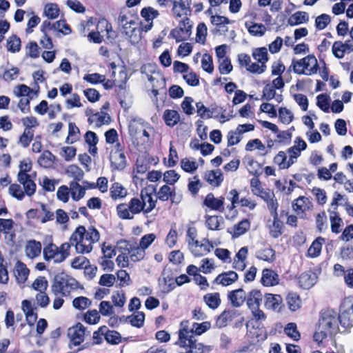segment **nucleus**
Returning a JSON list of instances; mask_svg holds the SVG:
<instances>
[{
	"mask_svg": "<svg viewBox=\"0 0 353 353\" xmlns=\"http://www.w3.org/2000/svg\"><path fill=\"white\" fill-rule=\"evenodd\" d=\"M91 301L85 296H79L75 298L72 301V305L78 310H84L91 305Z\"/></svg>",
	"mask_w": 353,
	"mask_h": 353,
	"instance_id": "nucleus-50",
	"label": "nucleus"
},
{
	"mask_svg": "<svg viewBox=\"0 0 353 353\" xmlns=\"http://www.w3.org/2000/svg\"><path fill=\"white\" fill-rule=\"evenodd\" d=\"M238 274L234 271H228L219 274L214 279V283L228 286L238 280Z\"/></svg>",
	"mask_w": 353,
	"mask_h": 353,
	"instance_id": "nucleus-18",
	"label": "nucleus"
},
{
	"mask_svg": "<svg viewBox=\"0 0 353 353\" xmlns=\"http://www.w3.org/2000/svg\"><path fill=\"white\" fill-rule=\"evenodd\" d=\"M292 66L296 74L311 75L317 72L318 63L314 55H308L300 60H292Z\"/></svg>",
	"mask_w": 353,
	"mask_h": 353,
	"instance_id": "nucleus-7",
	"label": "nucleus"
},
{
	"mask_svg": "<svg viewBox=\"0 0 353 353\" xmlns=\"http://www.w3.org/2000/svg\"><path fill=\"white\" fill-rule=\"evenodd\" d=\"M203 203L212 210L219 212H223L224 210V198H215L212 193L207 194Z\"/></svg>",
	"mask_w": 353,
	"mask_h": 353,
	"instance_id": "nucleus-19",
	"label": "nucleus"
},
{
	"mask_svg": "<svg viewBox=\"0 0 353 353\" xmlns=\"http://www.w3.org/2000/svg\"><path fill=\"white\" fill-rule=\"evenodd\" d=\"M250 227V223L248 219H243L239 222L237 224L234 225L230 231V234H232L233 237H239L241 235L245 234Z\"/></svg>",
	"mask_w": 353,
	"mask_h": 353,
	"instance_id": "nucleus-30",
	"label": "nucleus"
},
{
	"mask_svg": "<svg viewBox=\"0 0 353 353\" xmlns=\"http://www.w3.org/2000/svg\"><path fill=\"white\" fill-rule=\"evenodd\" d=\"M188 0H179L173 1L172 12L177 17H180L183 14H186Z\"/></svg>",
	"mask_w": 353,
	"mask_h": 353,
	"instance_id": "nucleus-44",
	"label": "nucleus"
},
{
	"mask_svg": "<svg viewBox=\"0 0 353 353\" xmlns=\"http://www.w3.org/2000/svg\"><path fill=\"white\" fill-rule=\"evenodd\" d=\"M100 234L97 229L89 227L88 230L79 225L72 234L69 242L62 243L59 248L50 243L43 248V256L46 261L53 260L59 263L65 260L70 255L71 246H74L76 252L79 254H88L92 252V244L99 241Z\"/></svg>",
	"mask_w": 353,
	"mask_h": 353,
	"instance_id": "nucleus-1",
	"label": "nucleus"
},
{
	"mask_svg": "<svg viewBox=\"0 0 353 353\" xmlns=\"http://www.w3.org/2000/svg\"><path fill=\"white\" fill-rule=\"evenodd\" d=\"M79 130L74 123H69L68 125V136L66 139L67 143H74L78 139Z\"/></svg>",
	"mask_w": 353,
	"mask_h": 353,
	"instance_id": "nucleus-51",
	"label": "nucleus"
},
{
	"mask_svg": "<svg viewBox=\"0 0 353 353\" xmlns=\"http://www.w3.org/2000/svg\"><path fill=\"white\" fill-rule=\"evenodd\" d=\"M331 19L328 14H322L318 16L315 20V26L319 30H323L330 23Z\"/></svg>",
	"mask_w": 353,
	"mask_h": 353,
	"instance_id": "nucleus-58",
	"label": "nucleus"
},
{
	"mask_svg": "<svg viewBox=\"0 0 353 353\" xmlns=\"http://www.w3.org/2000/svg\"><path fill=\"white\" fill-rule=\"evenodd\" d=\"M67 172L71 174V176L74 178V181H81L84 176L83 171L75 165H71L68 167Z\"/></svg>",
	"mask_w": 353,
	"mask_h": 353,
	"instance_id": "nucleus-62",
	"label": "nucleus"
},
{
	"mask_svg": "<svg viewBox=\"0 0 353 353\" xmlns=\"http://www.w3.org/2000/svg\"><path fill=\"white\" fill-rule=\"evenodd\" d=\"M122 32L130 42H135L139 39L137 25L122 26Z\"/></svg>",
	"mask_w": 353,
	"mask_h": 353,
	"instance_id": "nucleus-33",
	"label": "nucleus"
},
{
	"mask_svg": "<svg viewBox=\"0 0 353 353\" xmlns=\"http://www.w3.org/2000/svg\"><path fill=\"white\" fill-rule=\"evenodd\" d=\"M111 121L110 115L105 112H101L93 114L88 118L90 123H94L98 128L102 125L108 124Z\"/></svg>",
	"mask_w": 353,
	"mask_h": 353,
	"instance_id": "nucleus-26",
	"label": "nucleus"
},
{
	"mask_svg": "<svg viewBox=\"0 0 353 353\" xmlns=\"http://www.w3.org/2000/svg\"><path fill=\"white\" fill-rule=\"evenodd\" d=\"M26 255L29 259H34L39 256L41 252V243L35 240H30L25 247Z\"/></svg>",
	"mask_w": 353,
	"mask_h": 353,
	"instance_id": "nucleus-23",
	"label": "nucleus"
},
{
	"mask_svg": "<svg viewBox=\"0 0 353 353\" xmlns=\"http://www.w3.org/2000/svg\"><path fill=\"white\" fill-rule=\"evenodd\" d=\"M141 15L147 21H152L159 15V12L151 7H148L142 9Z\"/></svg>",
	"mask_w": 353,
	"mask_h": 353,
	"instance_id": "nucleus-63",
	"label": "nucleus"
},
{
	"mask_svg": "<svg viewBox=\"0 0 353 353\" xmlns=\"http://www.w3.org/2000/svg\"><path fill=\"white\" fill-rule=\"evenodd\" d=\"M240 314L234 309L225 310L218 316L216 324L219 327H225L228 323L239 316Z\"/></svg>",
	"mask_w": 353,
	"mask_h": 353,
	"instance_id": "nucleus-15",
	"label": "nucleus"
},
{
	"mask_svg": "<svg viewBox=\"0 0 353 353\" xmlns=\"http://www.w3.org/2000/svg\"><path fill=\"white\" fill-rule=\"evenodd\" d=\"M29 270L27 268L25 264L18 261L16 263L14 268V274L16 279L19 283H23L27 280L29 275Z\"/></svg>",
	"mask_w": 353,
	"mask_h": 353,
	"instance_id": "nucleus-28",
	"label": "nucleus"
},
{
	"mask_svg": "<svg viewBox=\"0 0 353 353\" xmlns=\"http://www.w3.org/2000/svg\"><path fill=\"white\" fill-rule=\"evenodd\" d=\"M238 60L241 67H245L248 71L252 73L262 74L266 69V65H259V63H252L250 57L247 54H239Z\"/></svg>",
	"mask_w": 353,
	"mask_h": 353,
	"instance_id": "nucleus-12",
	"label": "nucleus"
},
{
	"mask_svg": "<svg viewBox=\"0 0 353 353\" xmlns=\"http://www.w3.org/2000/svg\"><path fill=\"white\" fill-rule=\"evenodd\" d=\"M104 336L106 341L111 344H118L121 341L120 334L115 330H109L106 326L101 327L98 331L93 334V339L95 340V343H99V336Z\"/></svg>",
	"mask_w": 353,
	"mask_h": 353,
	"instance_id": "nucleus-9",
	"label": "nucleus"
},
{
	"mask_svg": "<svg viewBox=\"0 0 353 353\" xmlns=\"http://www.w3.org/2000/svg\"><path fill=\"white\" fill-rule=\"evenodd\" d=\"M317 281V276L314 272L307 271L299 277V283L303 289L311 288Z\"/></svg>",
	"mask_w": 353,
	"mask_h": 353,
	"instance_id": "nucleus-21",
	"label": "nucleus"
},
{
	"mask_svg": "<svg viewBox=\"0 0 353 353\" xmlns=\"http://www.w3.org/2000/svg\"><path fill=\"white\" fill-rule=\"evenodd\" d=\"M339 319L338 314L332 310H327L322 312L319 321V325L323 332H327L332 336L338 332H343L341 325H339Z\"/></svg>",
	"mask_w": 353,
	"mask_h": 353,
	"instance_id": "nucleus-3",
	"label": "nucleus"
},
{
	"mask_svg": "<svg viewBox=\"0 0 353 353\" xmlns=\"http://www.w3.org/2000/svg\"><path fill=\"white\" fill-rule=\"evenodd\" d=\"M285 333L293 339L294 341H299L300 339V334L297 330L296 325L294 323H290L287 324L285 327Z\"/></svg>",
	"mask_w": 353,
	"mask_h": 353,
	"instance_id": "nucleus-55",
	"label": "nucleus"
},
{
	"mask_svg": "<svg viewBox=\"0 0 353 353\" xmlns=\"http://www.w3.org/2000/svg\"><path fill=\"white\" fill-rule=\"evenodd\" d=\"M308 21L309 14L306 12L297 11L289 17L288 23L291 26H294L302 23H306Z\"/></svg>",
	"mask_w": 353,
	"mask_h": 353,
	"instance_id": "nucleus-25",
	"label": "nucleus"
},
{
	"mask_svg": "<svg viewBox=\"0 0 353 353\" xmlns=\"http://www.w3.org/2000/svg\"><path fill=\"white\" fill-rule=\"evenodd\" d=\"M128 254H129L130 259L132 261L137 262V261H139L142 260L144 258V256L145 255V252L143 249L141 248L139 246L132 245L131 250H130V251H128Z\"/></svg>",
	"mask_w": 353,
	"mask_h": 353,
	"instance_id": "nucleus-40",
	"label": "nucleus"
},
{
	"mask_svg": "<svg viewBox=\"0 0 353 353\" xmlns=\"http://www.w3.org/2000/svg\"><path fill=\"white\" fill-rule=\"evenodd\" d=\"M117 212L119 217L122 219L131 220L135 214L141 212L144 214V208L141 198L133 197L128 203H120L117 206Z\"/></svg>",
	"mask_w": 353,
	"mask_h": 353,
	"instance_id": "nucleus-4",
	"label": "nucleus"
},
{
	"mask_svg": "<svg viewBox=\"0 0 353 353\" xmlns=\"http://www.w3.org/2000/svg\"><path fill=\"white\" fill-rule=\"evenodd\" d=\"M163 119L166 125L172 127L179 121L180 115L176 110H166L163 113Z\"/></svg>",
	"mask_w": 353,
	"mask_h": 353,
	"instance_id": "nucleus-37",
	"label": "nucleus"
},
{
	"mask_svg": "<svg viewBox=\"0 0 353 353\" xmlns=\"http://www.w3.org/2000/svg\"><path fill=\"white\" fill-rule=\"evenodd\" d=\"M188 353H209L212 350L211 346H205L196 341L189 347Z\"/></svg>",
	"mask_w": 353,
	"mask_h": 353,
	"instance_id": "nucleus-54",
	"label": "nucleus"
},
{
	"mask_svg": "<svg viewBox=\"0 0 353 353\" xmlns=\"http://www.w3.org/2000/svg\"><path fill=\"white\" fill-rule=\"evenodd\" d=\"M247 294L242 288L230 291L228 293V299L234 307H239L245 301Z\"/></svg>",
	"mask_w": 353,
	"mask_h": 353,
	"instance_id": "nucleus-14",
	"label": "nucleus"
},
{
	"mask_svg": "<svg viewBox=\"0 0 353 353\" xmlns=\"http://www.w3.org/2000/svg\"><path fill=\"white\" fill-rule=\"evenodd\" d=\"M137 18L134 17L130 14H127L123 11H121L119 17L118 22L120 26H127L130 25H137V22L136 21Z\"/></svg>",
	"mask_w": 353,
	"mask_h": 353,
	"instance_id": "nucleus-46",
	"label": "nucleus"
},
{
	"mask_svg": "<svg viewBox=\"0 0 353 353\" xmlns=\"http://www.w3.org/2000/svg\"><path fill=\"white\" fill-rule=\"evenodd\" d=\"M325 239L321 236L316 238L307 250L308 256L312 258L318 256L321 254L322 245Z\"/></svg>",
	"mask_w": 353,
	"mask_h": 353,
	"instance_id": "nucleus-38",
	"label": "nucleus"
},
{
	"mask_svg": "<svg viewBox=\"0 0 353 353\" xmlns=\"http://www.w3.org/2000/svg\"><path fill=\"white\" fill-rule=\"evenodd\" d=\"M282 222L279 219L278 216L273 217V222L269 226L270 234L273 238H278L282 233Z\"/></svg>",
	"mask_w": 353,
	"mask_h": 353,
	"instance_id": "nucleus-41",
	"label": "nucleus"
},
{
	"mask_svg": "<svg viewBox=\"0 0 353 353\" xmlns=\"http://www.w3.org/2000/svg\"><path fill=\"white\" fill-rule=\"evenodd\" d=\"M331 230L332 232L338 234L341 232L340 228L343 224L342 219L338 216L336 212H332L330 214Z\"/></svg>",
	"mask_w": 353,
	"mask_h": 353,
	"instance_id": "nucleus-48",
	"label": "nucleus"
},
{
	"mask_svg": "<svg viewBox=\"0 0 353 353\" xmlns=\"http://www.w3.org/2000/svg\"><path fill=\"white\" fill-rule=\"evenodd\" d=\"M197 114L204 119H210L212 117V112L206 108L202 102L196 103Z\"/></svg>",
	"mask_w": 353,
	"mask_h": 353,
	"instance_id": "nucleus-60",
	"label": "nucleus"
},
{
	"mask_svg": "<svg viewBox=\"0 0 353 353\" xmlns=\"http://www.w3.org/2000/svg\"><path fill=\"white\" fill-rule=\"evenodd\" d=\"M100 320V315L97 310H88L84 315V321L89 324H96Z\"/></svg>",
	"mask_w": 353,
	"mask_h": 353,
	"instance_id": "nucleus-61",
	"label": "nucleus"
},
{
	"mask_svg": "<svg viewBox=\"0 0 353 353\" xmlns=\"http://www.w3.org/2000/svg\"><path fill=\"white\" fill-rule=\"evenodd\" d=\"M174 193L173 190L167 185H163L157 192V198L163 201H168V199L171 197L172 201L174 202Z\"/></svg>",
	"mask_w": 353,
	"mask_h": 353,
	"instance_id": "nucleus-42",
	"label": "nucleus"
},
{
	"mask_svg": "<svg viewBox=\"0 0 353 353\" xmlns=\"http://www.w3.org/2000/svg\"><path fill=\"white\" fill-rule=\"evenodd\" d=\"M70 192L73 200L79 201L83 198L85 194V189L80 185L77 181H72L70 183Z\"/></svg>",
	"mask_w": 353,
	"mask_h": 353,
	"instance_id": "nucleus-32",
	"label": "nucleus"
},
{
	"mask_svg": "<svg viewBox=\"0 0 353 353\" xmlns=\"http://www.w3.org/2000/svg\"><path fill=\"white\" fill-rule=\"evenodd\" d=\"M223 223V219L221 216H205V225L209 230H219Z\"/></svg>",
	"mask_w": 353,
	"mask_h": 353,
	"instance_id": "nucleus-27",
	"label": "nucleus"
},
{
	"mask_svg": "<svg viewBox=\"0 0 353 353\" xmlns=\"http://www.w3.org/2000/svg\"><path fill=\"white\" fill-rule=\"evenodd\" d=\"M140 198L144 208V214L150 213L156 207L157 200L154 199L151 193L147 189H143L140 192Z\"/></svg>",
	"mask_w": 353,
	"mask_h": 353,
	"instance_id": "nucleus-16",
	"label": "nucleus"
},
{
	"mask_svg": "<svg viewBox=\"0 0 353 353\" xmlns=\"http://www.w3.org/2000/svg\"><path fill=\"white\" fill-rule=\"evenodd\" d=\"M263 297L261 291L256 289L250 291L246 296V305L256 320H265L266 317L264 312L259 309Z\"/></svg>",
	"mask_w": 353,
	"mask_h": 353,
	"instance_id": "nucleus-6",
	"label": "nucleus"
},
{
	"mask_svg": "<svg viewBox=\"0 0 353 353\" xmlns=\"http://www.w3.org/2000/svg\"><path fill=\"white\" fill-rule=\"evenodd\" d=\"M180 175L174 170L166 171L163 174V181L170 185H174L179 179Z\"/></svg>",
	"mask_w": 353,
	"mask_h": 353,
	"instance_id": "nucleus-64",
	"label": "nucleus"
},
{
	"mask_svg": "<svg viewBox=\"0 0 353 353\" xmlns=\"http://www.w3.org/2000/svg\"><path fill=\"white\" fill-rule=\"evenodd\" d=\"M144 123L141 120L136 119L130 123L129 133L133 139L138 140L139 138H141V131L144 127Z\"/></svg>",
	"mask_w": 353,
	"mask_h": 353,
	"instance_id": "nucleus-31",
	"label": "nucleus"
},
{
	"mask_svg": "<svg viewBox=\"0 0 353 353\" xmlns=\"http://www.w3.org/2000/svg\"><path fill=\"white\" fill-rule=\"evenodd\" d=\"M279 274L271 269H264L262 272L261 283L264 286H274L279 283Z\"/></svg>",
	"mask_w": 353,
	"mask_h": 353,
	"instance_id": "nucleus-20",
	"label": "nucleus"
},
{
	"mask_svg": "<svg viewBox=\"0 0 353 353\" xmlns=\"http://www.w3.org/2000/svg\"><path fill=\"white\" fill-rule=\"evenodd\" d=\"M256 256L259 260L272 262L275 259V251L271 248H265L258 250Z\"/></svg>",
	"mask_w": 353,
	"mask_h": 353,
	"instance_id": "nucleus-35",
	"label": "nucleus"
},
{
	"mask_svg": "<svg viewBox=\"0 0 353 353\" xmlns=\"http://www.w3.org/2000/svg\"><path fill=\"white\" fill-rule=\"evenodd\" d=\"M253 58L257 61L259 65H265V63L268 61V51L265 48H256L252 52Z\"/></svg>",
	"mask_w": 353,
	"mask_h": 353,
	"instance_id": "nucleus-39",
	"label": "nucleus"
},
{
	"mask_svg": "<svg viewBox=\"0 0 353 353\" xmlns=\"http://www.w3.org/2000/svg\"><path fill=\"white\" fill-rule=\"evenodd\" d=\"M196 341L194 340V333L189 329V322L188 321H182L180 324L179 332V339L176 343L183 347H189Z\"/></svg>",
	"mask_w": 353,
	"mask_h": 353,
	"instance_id": "nucleus-8",
	"label": "nucleus"
},
{
	"mask_svg": "<svg viewBox=\"0 0 353 353\" xmlns=\"http://www.w3.org/2000/svg\"><path fill=\"white\" fill-rule=\"evenodd\" d=\"M141 71L143 75H145V77L148 79L149 81L153 83L155 77H153V74L156 73L157 66L154 64H145L141 68Z\"/></svg>",
	"mask_w": 353,
	"mask_h": 353,
	"instance_id": "nucleus-43",
	"label": "nucleus"
},
{
	"mask_svg": "<svg viewBox=\"0 0 353 353\" xmlns=\"http://www.w3.org/2000/svg\"><path fill=\"white\" fill-rule=\"evenodd\" d=\"M204 302L211 309L217 308L221 304V299L219 293H208L203 296Z\"/></svg>",
	"mask_w": 353,
	"mask_h": 353,
	"instance_id": "nucleus-34",
	"label": "nucleus"
},
{
	"mask_svg": "<svg viewBox=\"0 0 353 353\" xmlns=\"http://www.w3.org/2000/svg\"><path fill=\"white\" fill-rule=\"evenodd\" d=\"M280 121L285 124H289L293 120L294 116L292 112L286 108H280L279 110Z\"/></svg>",
	"mask_w": 353,
	"mask_h": 353,
	"instance_id": "nucleus-52",
	"label": "nucleus"
},
{
	"mask_svg": "<svg viewBox=\"0 0 353 353\" xmlns=\"http://www.w3.org/2000/svg\"><path fill=\"white\" fill-rule=\"evenodd\" d=\"M307 199L304 196H299L298 199L294 200L292 203V207L294 211L298 214L303 212L308 207L307 206L306 201Z\"/></svg>",
	"mask_w": 353,
	"mask_h": 353,
	"instance_id": "nucleus-57",
	"label": "nucleus"
},
{
	"mask_svg": "<svg viewBox=\"0 0 353 353\" xmlns=\"http://www.w3.org/2000/svg\"><path fill=\"white\" fill-rule=\"evenodd\" d=\"M205 179L212 185L219 186L223 180L222 173L220 170H211L205 173Z\"/></svg>",
	"mask_w": 353,
	"mask_h": 353,
	"instance_id": "nucleus-36",
	"label": "nucleus"
},
{
	"mask_svg": "<svg viewBox=\"0 0 353 353\" xmlns=\"http://www.w3.org/2000/svg\"><path fill=\"white\" fill-rule=\"evenodd\" d=\"M44 13L48 19H56L59 15V8L55 3H48L45 6Z\"/></svg>",
	"mask_w": 353,
	"mask_h": 353,
	"instance_id": "nucleus-47",
	"label": "nucleus"
},
{
	"mask_svg": "<svg viewBox=\"0 0 353 353\" xmlns=\"http://www.w3.org/2000/svg\"><path fill=\"white\" fill-rule=\"evenodd\" d=\"M128 195V190L120 183L114 182L110 188V196L113 200L124 199Z\"/></svg>",
	"mask_w": 353,
	"mask_h": 353,
	"instance_id": "nucleus-24",
	"label": "nucleus"
},
{
	"mask_svg": "<svg viewBox=\"0 0 353 353\" xmlns=\"http://www.w3.org/2000/svg\"><path fill=\"white\" fill-rule=\"evenodd\" d=\"M212 248V244L207 239H203L201 241L192 242V244L189 245L190 252L196 257L208 254Z\"/></svg>",
	"mask_w": 353,
	"mask_h": 353,
	"instance_id": "nucleus-11",
	"label": "nucleus"
},
{
	"mask_svg": "<svg viewBox=\"0 0 353 353\" xmlns=\"http://www.w3.org/2000/svg\"><path fill=\"white\" fill-rule=\"evenodd\" d=\"M110 161L112 168L117 170H123L126 165L125 154L119 150L111 152Z\"/></svg>",
	"mask_w": 353,
	"mask_h": 353,
	"instance_id": "nucleus-17",
	"label": "nucleus"
},
{
	"mask_svg": "<svg viewBox=\"0 0 353 353\" xmlns=\"http://www.w3.org/2000/svg\"><path fill=\"white\" fill-rule=\"evenodd\" d=\"M78 288L79 283L75 279L61 273L55 276L51 286V290L56 296L58 294H61L63 296H70L71 292L77 290Z\"/></svg>",
	"mask_w": 353,
	"mask_h": 353,
	"instance_id": "nucleus-2",
	"label": "nucleus"
},
{
	"mask_svg": "<svg viewBox=\"0 0 353 353\" xmlns=\"http://www.w3.org/2000/svg\"><path fill=\"white\" fill-rule=\"evenodd\" d=\"M201 67L203 70L211 74L214 71V66L212 57L205 53L201 59Z\"/></svg>",
	"mask_w": 353,
	"mask_h": 353,
	"instance_id": "nucleus-56",
	"label": "nucleus"
},
{
	"mask_svg": "<svg viewBox=\"0 0 353 353\" xmlns=\"http://www.w3.org/2000/svg\"><path fill=\"white\" fill-rule=\"evenodd\" d=\"M99 312L105 316H110L114 314V310L110 302L103 301L99 304Z\"/></svg>",
	"mask_w": 353,
	"mask_h": 353,
	"instance_id": "nucleus-53",
	"label": "nucleus"
},
{
	"mask_svg": "<svg viewBox=\"0 0 353 353\" xmlns=\"http://www.w3.org/2000/svg\"><path fill=\"white\" fill-rule=\"evenodd\" d=\"M68 336L70 339L69 347L72 349V346L79 345L84 341L85 327L81 323H77L68 329Z\"/></svg>",
	"mask_w": 353,
	"mask_h": 353,
	"instance_id": "nucleus-10",
	"label": "nucleus"
},
{
	"mask_svg": "<svg viewBox=\"0 0 353 353\" xmlns=\"http://www.w3.org/2000/svg\"><path fill=\"white\" fill-rule=\"evenodd\" d=\"M18 181L23 185L25 193L28 196H32L36 190V184L30 179V175H25L24 174H18Z\"/></svg>",
	"mask_w": 353,
	"mask_h": 353,
	"instance_id": "nucleus-22",
	"label": "nucleus"
},
{
	"mask_svg": "<svg viewBox=\"0 0 353 353\" xmlns=\"http://www.w3.org/2000/svg\"><path fill=\"white\" fill-rule=\"evenodd\" d=\"M264 306L268 310L279 312L283 306V299L279 294H265Z\"/></svg>",
	"mask_w": 353,
	"mask_h": 353,
	"instance_id": "nucleus-13",
	"label": "nucleus"
},
{
	"mask_svg": "<svg viewBox=\"0 0 353 353\" xmlns=\"http://www.w3.org/2000/svg\"><path fill=\"white\" fill-rule=\"evenodd\" d=\"M7 44L8 50L14 53L20 50L21 40L16 35H12L8 39Z\"/></svg>",
	"mask_w": 353,
	"mask_h": 353,
	"instance_id": "nucleus-49",
	"label": "nucleus"
},
{
	"mask_svg": "<svg viewBox=\"0 0 353 353\" xmlns=\"http://www.w3.org/2000/svg\"><path fill=\"white\" fill-rule=\"evenodd\" d=\"M245 26L248 29L249 33L251 35L255 37H261L265 34L266 31L265 26L261 23H255L252 21H246L245 23Z\"/></svg>",
	"mask_w": 353,
	"mask_h": 353,
	"instance_id": "nucleus-29",
	"label": "nucleus"
},
{
	"mask_svg": "<svg viewBox=\"0 0 353 353\" xmlns=\"http://www.w3.org/2000/svg\"><path fill=\"white\" fill-rule=\"evenodd\" d=\"M288 307L292 311H296L300 307L301 300L299 296L294 293H290L286 298Z\"/></svg>",
	"mask_w": 353,
	"mask_h": 353,
	"instance_id": "nucleus-45",
	"label": "nucleus"
},
{
	"mask_svg": "<svg viewBox=\"0 0 353 353\" xmlns=\"http://www.w3.org/2000/svg\"><path fill=\"white\" fill-rule=\"evenodd\" d=\"M33 136V131L30 129H25L23 133L19 137V143L23 148H27L32 140Z\"/></svg>",
	"mask_w": 353,
	"mask_h": 353,
	"instance_id": "nucleus-59",
	"label": "nucleus"
},
{
	"mask_svg": "<svg viewBox=\"0 0 353 353\" xmlns=\"http://www.w3.org/2000/svg\"><path fill=\"white\" fill-rule=\"evenodd\" d=\"M342 332H347L353 326V296L343 299L338 314Z\"/></svg>",
	"mask_w": 353,
	"mask_h": 353,
	"instance_id": "nucleus-5",
	"label": "nucleus"
}]
</instances>
